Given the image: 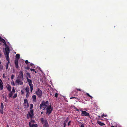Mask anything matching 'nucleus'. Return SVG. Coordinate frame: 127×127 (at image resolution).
Wrapping results in <instances>:
<instances>
[{
	"mask_svg": "<svg viewBox=\"0 0 127 127\" xmlns=\"http://www.w3.org/2000/svg\"><path fill=\"white\" fill-rule=\"evenodd\" d=\"M41 122L43 125V127H49V125L46 120H44L43 118H41L40 119Z\"/></svg>",
	"mask_w": 127,
	"mask_h": 127,
	"instance_id": "f257e3e1",
	"label": "nucleus"
},
{
	"mask_svg": "<svg viewBox=\"0 0 127 127\" xmlns=\"http://www.w3.org/2000/svg\"><path fill=\"white\" fill-rule=\"evenodd\" d=\"M21 79V78H17L15 82V84L16 85H21L23 84V83Z\"/></svg>",
	"mask_w": 127,
	"mask_h": 127,
	"instance_id": "f03ea898",
	"label": "nucleus"
},
{
	"mask_svg": "<svg viewBox=\"0 0 127 127\" xmlns=\"http://www.w3.org/2000/svg\"><path fill=\"white\" fill-rule=\"evenodd\" d=\"M5 52L4 53V55L6 56L7 58L8 59V56L9 55V54L10 52L9 48L8 46L6 47L5 48Z\"/></svg>",
	"mask_w": 127,
	"mask_h": 127,
	"instance_id": "7ed1b4c3",
	"label": "nucleus"
},
{
	"mask_svg": "<svg viewBox=\"0 0 127 127\" xmlns=\"http://www.w3.org/2000/svg\"><path fill=\"white\" fill-rule=\"evenodd\" d=\"M36 93L38 98H40L41 97L42 95V91L38 88L37 89V91L36 92Z\"/></svg>",
	"mask_w": 127,
	"mask_h": 127,
	"instance_id": "20e7f679",
	"label": "nucleus"
},
{
	"mask_svg": "<svg viewBox=\"0 0 127 127\" xmlns=\"http://www.w3.org/2000/svg\"><path fill=\"white\" fill-rule=\"evenodd\" d=\"M47 113L48 115L51 113L53 110V108L51 107V105L48 106L46 108Z\"/></svg>",
	"mask_w": 127,
	"mask_h": 127,
	"instance_id": "39448f33",
	"label": "nucleus"
},
{
	"mask_svg": "<svg viewBox=\"0 0 127 127\" xmlns=\"http://www.w3.org/2000/svg\"><path fill=\"white\" fill-rule=\"evenodd\" d=\"M33 110H30V111L28 112V114L27 115L28 116L27 117V118H29L28 116L30 117L31 119L32 118L33 116Z\"/></svg>",
	"mask_w": 127,
	"mask_h": 127,
	"instance_id": "423d86ee",
	"label": "nucleus"
},
{
	"mask_svg": "<svg viewBox=\"0 0 127 127\" xmlns=\"http://www.w3.org/2000/svg\"><path fill=\"white\" fill-rule=\"evenodd\" d=\"M80 111L82 112V113L81 114V116H85L88 117H89L90 116V115L89 113H88L86 111H83L82 110H80Z\"/></svg>",
	"mask_w": 127,
	"mask_h": 127,
	"instance_id": "0eeeda50",
	"label": "nucleus"
},
{
	"mask_svg": "<svg viewBox=\"0 0 127 127\" xmlns=\"http://www.w3.org/2000/svg\"><path fill=\"white\" fill-rule=\"evenodd\" d=\"M47 105H45L44 101H42L41 104H40V108L41 109H43V110H44L45 108V107H44L46 106Z\"/></svg>",
	"mask_w": 127,
	"mask_h": 127,
	"instance_id": "6e6552de",
	"label": "nucleus"
},
{
	"mask_svg": "<svg viewBox=\"0 0 127 127\" xmlns=\"http://www.w3.org/2000/svg\"><path fill=\"white\" fill-rule=\"evenodd\" d=\"M17 78H21L22 80H24V75L22 70H21L19 73V74Z\"/></svg>",
	"mask_w": 127,
	"mask_h": 127,
	"instance_id": "1a4fd4ad",
	"label": "nucleus"
},
{
	"mask_svg": "<svg viewBox=\"0 0 127 127\" xmlns=\"http://www.w3.org/2000/svg\"><path fill=\"white\" fill-rule=\"evenodd\" d=\"M0 41L2 42L5 45L6 47H7L8 46L7 45V44L5 40L2 38L1 36H0Z\"/></svg>",
	"mask_w": 127,
	"mask_h": 127,
	"instance_id": "9d476101",
	"label": "nucleus"
},
{
	"mask_svg": "<svg viewBox=\"0 0 127 127\" xmlns=\"http://www.w3.org/2000/svg\"><path fill=\"white\" fill-rule=\"evenodd\" d=\"M32 101L34 102H35L36 101V97L35 95H34L32 96Z\"/></svg>",
	"mask_w": 127,
	"mask_h": 127,
	"instance_id": "9b49d317",
	"label": "nucleus"
},
{
	"mask_svg": "<svg viewBox=\"0 0 127 127\" xmlns=\"http://www.w3.org/2000/svg\"><path fill=\"white\" fill-rule=\"evenodd\" d=\"M27 82L29 83V86L31 85H33L32 83V81L30 79H29V78L27 77Z\"/></svg>",
	"mask_w": 127,
	"mask_h": 127,
	"instance_id": "f8f14e48",
	"label": "nucleus"
},
{
	"mask_svg": "<svg viewBox=\"0 0 127 127\" xmlns=\"http://www.w3.org/2000/svg\"><path fill=\"white\" fill-rule=\"evenodd\" d=\"M15 64L16 67L17 68H19L18 62V60H16L15 62Z\"/></svg>",
	"mask_w": 127,
	"mask_h": 127,
	"instance_id": "ddd939ff",
	"label": "nucleus"
},
{
	"mask_svg": "<svg viewBox=\"0 0 127 127\" xmlns=\"http://www.w3.org/2000/svg\"><path fill=\"white\" fill-rule=\"evenodd\" d=\"M29 125L30 127H38V125L37 124H30V123H29Z\"/></svg>",
	"mask_w": 127,
	"mask_h": 127,
	"instance_id": "4468645a",
	"label": "nucleus"
},
{
	"mask_svg": "<svg viewBox=\"0 0 127 127\" xmlns=\"http://www.w3.org/2000/svg\"><path fill=\"white\" fill-rule=\"evenodd\" d=\"M7 88L8 91L9 92L11 91V86L9 84H7Z\"/></svg>",
	"mask_w": 127,
	"mask_h": 127,
	"instance_id": "2eb2a0df",
	"label": "nucleus"
},
{
	"mask_svg": "<svg viewBox=\"0 0 127 127\" xmlns=\"http://www.w3.org/2000/svg\"><path fill=\"white\" fill-rule=\"evenodd\" d=\"M24 106L25 108H28L29 106V104L28 102L26 103V104L24 103Z\"/></svg>",
	"mask_w": 127,
	"mask_h": 127,
	"instance_id": "dca6fc26",
	"label": "nucleus"
},
{
	"mask_svg": "<svg viewBox=\"0 0 127 127\" xmlns=\"http://www.w3.org/2000/svg\"><path fill=\"white\" fill-rule=\"evenodd\" d=\"M97 123L99 124L101 126H103L105 125V124L101 122L100 121H97Z\"/></svg>",
	"mask_w": 127,
	"mask_h": 127,
	"instance_id": "f3484780",
	"label": "nucleus"
},
{
	"mask_svg": "<svg viewBox=\"0 0 127 127\" xmlns=\"http://www.w3.org/2000/svg\"><path fill=\"white\" fill-rule=\"evenodd\" d=\"M27 93V94H29V93L30 88L28 86H27L26 88L25 89Z\"/></svg>",
	"mask_w": 127,
	"mask_h": 127,
	"instance_id": "a211bd4d",
	"label": "nucleus"
},
{
	"mask_svg": "<svg viewBox=\"0 0 127 127\" xmlns=\"http://www.w3.org/2000/svg\"><path fill=\"white\" fill-rule=\"evenodd\" d=\"M1 82H0V89L2 90L3 88V85H2V83L1 80H0Z\"/></svg>",
	"mask_w": 127,
	"mask_h": 127,
	"instance_id": "6ab92c4d",
	"label": "nucleus"
},
{
	"mask_svg": "<svg viewBox=\"0 0 127 127\" xmlns=\"http://www.w3.org/2000/svg\"><path fill=\"white\" fill-rule=\"evenodd\" d=\"M30 123V124H34L35 123V122L34 120L31 119V121L29 122Z\"/></svg>",
	"mask_w": 127,
	"mask_h": 127,
	"instance_id": "aec40b11",
	"label": "nucleus"
},
{
	"mask_svg": "<svg viewBox=\"0 0 127 127\" xmlns=\"http://www.w3.org/2000/svg\"><path fill=\"white\" fill-rule=\"evenodd\" d=\"M26 75H27V77H28H28L31 78V76L30 74V73L29 72H27L26 73Z\"/></svg>",
	"mask_w": 127,
	"mask_h": 127,
	"instance_id": "412c9836",
	"label": "nucleus"
},
{
	"mask_svg": "<svg viewBox=\"0 0 127 127\" xmlns=\"http://www.w3.org/2000/svg\"><path fill=\"white\" fill-rule=\"evenodd\" d=\"M5 57H6V60L7 61H8V62L6 64H8L9 63H10V62L9 60V56H8V59H7V57H6V56H5Z\"/></svg>",
	"mask_w": 127,
	"mask_h": 127,
	"instance_id": "4be33fe9",
	"label": "nucleus"
},
{
	"mask_svg": "<svg viewBox=\"0 0 127 127\" xmlns=\"http://www.w3.org/2000/svg\"><path fill=\"white\" fill-rule=\"evenodd\" d=\"M20 55L19 54H17L16 55V57L18 59H19L20 58Z\"/></svg>",
	"mask_w": 127,
	"mask_h": 127,
	"instance_id": "5701e85b",
	"label": "nucleus"
},
{
	"mask_svg": "<svg viewBox=\"0 0 127 127\" xmlns=\"http://www.w3.org/2000/svg\"><path fill=\"white\" fill-rule=\"evenodd\" d=\"M13 95V93L12 92H10L9 93V97H11L12 95Z\"/></svg>",
	"mask_w": 127,
	"mask_h": 127,
	"instance_id": "b1692460",
	"label": "nucleus"
},
{
	"mask_svg": "<svg viewBox=\"0 0 127 127\" xmlns=\"http://www.w3.org/2000/svg\"><path fill=\"white\" fill-rule=\"evenodd\" d=\"M4 108L3 104L2 103H1L0 109H3Z\"/></svg>",
	"mask_w": 127,
	"mask_h": 127,
	"instance_id": "393cba45",
	"label": "nucleus"
},
{
	"mask_svg": "<svg viewBox=\"0 0 127 127\" xmlns=\"http://www.w3.org/2000/svg\"><path fill=\"white\" fill-rule=\"evenodd\" d=\"M30 87L31 91L32 92L33 90V85L30 86Z\"/></svg>",
	"mask_w": 127,
	"mask_h": 127,
	"instance_id": "a878e982",
	"label": "nucleus"
},
{
	"mask_svg": "<svg viewBox=\"0 0 127 127\" xmlns=\"http://www.w3.org/2000/svg\"><path fill=\"white\" fill-rule=\"evenodd\" d=\"M73 98L76 99H77L78 100V101H79V100H80L77 97H75L74 96V97H71L70 98V99H72Z\"/></svg>",
	"mask_w": 127,
	"mask_h": 127,
	"instance_id": "bb28decb",
	"label": "nucleus"
},
{
	"mask_svg": "<svg viewBox=\"0 0 127 127\" xmlns=\"http://www.w3.org/2000/svg\"><path fill=\"white\" fill-rule=\"evenodd\" d=\"M17 94H15L13 97V98H16V97L17 96Z\"/></svg>",
	"mask_w": 127,
	"mask_h": 127,
	"instance_id": "cd10ccee",
	"label": "nucleus"
},
{
	"mask_svg": "<svg viewBox=\"0 0 127 127\" xmlns=\"http://www.w3.org/2000/svg\"><path fill=\"white\" fill-rule=\"evenodd\" d=\"M0 113L2 114H3V109H0Z\"/></svg>",
	"mask_w": 127,
	"mask_h": 127,
	"instance_id": "c85d7f7f",
	"label": "nucleus"
},
{
	"mask_svg": "<svg viewBox=\"0 0 127 127\" xmlns=\"http://www.w3.org/2000/svg\"><path fill=\"white\" fill-rule=\"evenodd\" d=\"M24 103H25L26 104V103L28 102V100H27V99H24Z\"/></svg>",
	"mask_w": 127,
	"mask_h": 127,
	"instance_id": "c756f323",
	"label": "nucleus"
},
{
	"mask_svg": "<svg viewBox=\"0 0 127 127\" xmlns=\"http://www.w3.org/2000/svg\"><path fill=\"white\" fill-rule=\"evenodd\" d=\"M86 94V95L89 97H90L91 98H93L92 96L90 95L88 93H87Z\"/></svg>",
	"mask_w": 127,
	"mask_h": 127,
	"instance_id": "7c9ffc66",
	"label": "nucleus"
},
{
	"mask_svg": "<svg viewBox=\"0 0 127 127\" xmlns=\"http://www.w3.org/2000/svg\"><path fill=\"white\" fill-rule=\"evenodd\" d=\"M33 106V104H31L30 109L31 110Z\"/></svg>",
	"mask_w": 127,
	"mask_h": 127,
	"instance_id": "2f4dec72",
	"label": "nucleus"
},
{
	"mask_svg": "<svg viewBox=\"0 0 127 127\" xmlns=\"http://www.w3.org/2000/svg\"><path fill=\"white\" fill-rule=\"evenodd\" d=\"M12 82H11V84L13 86H14L15 85V83L13 81V80L12 81Z\"/></svg>",
	"mask_w": 127,
	"mask_h": 127,
	"instance_id": "473e14b6",
	"label": "nucleus"
},
{
	"mask_svg": "<svg viewBox=\"0 0 127 127\" xmlns=\"http://www.w3.org/2000/svg\"><path fill=\"white\" fill-rule=\"evenodd\" d=\"M58 94L57 93H56L55 95V97L56 98H57L58 97Z\"/></svg>",
	"mask_w": 127,
	"mask_h": 127,
	"instance_id": "72a5a7b5",
	"label": "nucleus"
},
{
	"mask_svg": "<svg viewBox=\"0 0 127 127\" xmlns=\"http://www.w3.org/2000/svg\"><path fill=\"white\" fill-rule=\"evenodd\" d=\"M68 121V118L67 117L66 118V119L65 120V121H64V122H65L66 123H67Z\"/></svg>",
	"mask_w": 127,
	"mask_h": 127,
	"instance_id": "f704fd0d",
	"label": "nucleus"
},
{
	"mask_svg": "<svg viewBox=\"0 0 127 127\" xmlns=\"http://www.w3.org/2000/svg\"><path fill=\"white\" fill-rule=\"evenodd\" d=\"M12 93H14L15 92V89H14V87H13V89H12Z\"/></svg>",
	"mask_w": 127,
	"mask_h": 127,
	"instance_id": "c9c22d12",
	"label": "nucleus"
},
{
	"mask_svg": "<svg viewBox=\"0 0 127 127\" xmlns=\"http://www.w3.org/2000/svg\"><path fill=\"white\" fill-rule=\"evenodd\" d=\"M8 66V64H6V65H5V67H6V69H7Z\"/></svg>",
	"mask_w": 127,
	"mask_h": 127,
	"instance_id": "e433bc0d",
	"label": "nucleus"
},
{
	"mask_svg": "<svg viewBox=\"0 0 127 127\" xmlns=\"http://www.w3.org/2000/svg\"><path fill=\"white\" fill-rule=\"evenodd\" d=\"M44 102H45V104H48V100H47L46 102L44 101Z\"/></svg>",
	"mask_w": 127,
	"mask_h": 127,
	"instance_id": "4c0bfd02",
	"label": "nucleus"
},
{
	"mask_svg": "<svg viewBox=\"0 0 127 127\" xmlns=\"http://www.w3.org/2000/svg\"><path fill=\"white\" fill-rule=\"evenodd\" d=\"M25 62L26 64H28V63H30V62H29L27 60L25 61Z\"/></svg>",
	"mask_w": 127,
	"mask_h": 127,
	"instance_id": "58836bf2",
	"label": "nucleus"
},
{
	"mask_svg": "<svg viewBox=\"0 0 127 127\" xmlns=\"http://www.w3.org/2000/svg\"><path fill=\"white\" fill-rule=\"evenodd\" d=\"M25 69L27 70H29L30 69V68L29 66H28L25 68Z\"/></svg>",
	"mask_w": 127,
	"mask_h": 127,
	"instance_id": "ea45409f",
	"label": "nucleus"
},
{
	"mask_svg": "<svg viewBox=\"0 0 127 127\" xmlns=\"http://www.w3.org/2000/svg\"><path fill=\"white\" fill-rule=\"evenodd\" d=\"M11 79H13L14 78V75L13 74H12L11 75Z\"/></svg>",
	"mask_w": 127,
	"mask_h": 127,
	"instance_id": "a19ab883",
	"label": "nucleus"
},
{
	"mask_svg": "<svg viewBox=\"0 0 127 127\" xmlns=\"http://www.w3.org/2000/svg\"><path fill=\"white\" fill-rule=\"evenodd\" d=\"M35 69H34L31 68L30 69V70L31 71H35Z\"/></svg>",
	"mask_w": 127,
	"mask_h": 127,
	"instance_id": "79ce46f5",
	"label": "nucleus"
},
{
	"mask_svg": "<svg viewBox=\"0 0 127 127\" xmlns=\"http://www.w3.org/2000/svg\"><path fill=\"white\" fill-rule=\"evenodd\" d=\"M5 102H7V99L6 97H5Z\"/></svg>",
	"mask_w": 127,
	"mask_h": 127,
	"instance_id": "37998d69",
	"label": "nucleus"
},
{
	"mask_svg": "<svg viewBox=\"0 0 127 127\" xmlns=\"http://www.w3.org/2000/svg\"><path fill=\"white\" fill-rule=\"evenodd\" d=\"M71 121H70L68 123V125L69 126L70 125V124L71 123Z\"/></svg>",
	"mask_w": 127,
	"mask_h": 127,
	"instance_id": "c03bdc74",
	"label": "nucleus"
},
{
	"mask_svg": "<svg viewBox=\"0 0 127 127\" xmlns=\"http://www.w3.org/2000/svg\"><path fill=\"white\" fill-rule=\"evenodd\" d=\"M66 123L64 122V126H66Z\"/></svg>",
	"mask_w": 127,
	"mask_h": 127,
	"instance_id": "a18cd8bd",
	"label": "nucleus"
},
{
	"mask_svg": "<svg viewBox=\"0 0 127 127\" xmlns=\"http://www.w3.org/2000/svg\"><path fill=\"white\" fill-rule=\"evenodd\" d=\"M33 65V64L32 63H30V65L31 66H32Z\"/></svg>",
	"mask_w": 127,
	"mask_h": 127,
	"instance_id": "49530a36",
	"label": "nucleus"
},
{
	"mask_svg": "<svg viewBox=\"0 0 127 127\" xmlns=\"http://www.w3.org/2000/svg\"><path fill=\"white\" fill-rule=\"evenodd\" d=\"M84 125L82 124L81 125L80 127H84Z\"/></svg>",
	"mask_w": 127,
	"mask_h": 127,
	"instance_id": "de8ad7c7",
	"label": "nucleus"
},
{
	"mask_svg": "<svg viewBox=\"0 0 127 127\" xmlns=\"http://www.w3.org/2000/svg\"><path fill=\"white\" fill-rule=\"evenodd\" d=\"M21 92L22 93V94H24V92L22 90L21 91Z\"/></svg>",
	"mask_w": 127,
	"mask_h": 127,
	"instance_id": "09e8293b",
	"label": "nucleus"
},
{
	"mask_svg": "<svg viewBox=\"0 0 127 127\" xmlns=\"http://www.w3.org/2000/svg\"><path fill=\"white\" fill-rule=\"evenodd\" d=\"M77 90L79 91H81V90L80 89H77Z\"/></svg>",
	"mask_w": 127,
	"mask_h": 127,
	"instance_id": "8fccbe9b",
	"label": "nucleus"
},
{
	"mask_svg": "<svg viewBox=\"0 0 127 127\" xmlns=\"http://www.w3.org/2000/svg\"><path fill=\"white\" fill-rule=\"evenodd\" d=\"M26 96L27 97V96H29L28 94H27V93Z\"/></svg>",
	"mask_w": 127,
	"mask_h": 127,
	"instance_id": "3c124183",
	"label": "nucleus"
},
{
	"mask_svg": "<svg viewBox=\"0 0 127 127\" xmlns=\"http://www.w3.org/2000/svg\"><path fill=\"white\" fill-rule=\"evenodd\" d=\"M74 108L75 109H77L76 107H75L74 106Z\"/></svg>",
	"mask_w": 127,
	"mask_h": 127,
	"instance_id": "603ef678",
	"label": "nucleus"
},
{
	"mask_svg": "<svg viewBox=\"0 0 127 127\" xmlns=\"http://www.w3.org/2000/svg\"><path fill=\"white\" fill-rule=\"evenodd\" d=\"M76 109V110L77 111H79V110L78 109H77V108Z\"/></svg>",
	"mask_w": 127,
	"mask_h": 127,
	"instance_id": "864d4df0",
	"label": "nucleus"
},
{
	"mask_svg": "<svg viewBox=\"0 0 127 127\" xmlns=\"http://www.w3.org/2000/svg\"><path fill=\"white\" fill-rule=\"evenodd\" d=\"M43 112H42L41 113V114H43Z\"/></svg>",
	"mask_w": 127,
	"mask_h": 127,
	"instance_id": "5fc2aeb1",
	"label": "nucleus"
},
{
	"mask_svg": "<svg viewBox=\"0 0 127 127\" xmlns=\"http://www.w3.org/2000/svg\"><path fill=\"white\" fill-rule=\"evenodd\" d=\"M34 71L35 73H36L37 72L36 71H35H35Z\"/></svg>",
	"mask_w": 127,
	"mask_h": 127,
	"instance_id": "6e6d98bb",
	"label": "nucleus"
},
{
	"mask_svg": "<svg viewBox=\"0 0 127 127\" xmlns=\"http://www.w3.org/2000/svg\"><path fill=\"white\" fill-rule=\"evenodd\" d=\"M79 124H82V123L81 122H80L79 123Z\"/></svg>",
	"mask_w": 127,
	"mask_h": 127,
	"instance_id": "4d7b16f0",
	"label": "nucleus"
},
{
	"mask_svg": "<svg viewBox=\"0 0 127 127\" xmlns=\"http://www.w3.org/2000/svg\"><path fill=\"white\" fill-rule=\"evenodd\" d=\"M4 74H3V77H4Z\"/></svg>",
	"mask_w": 127,
	"mask_h": 127,
	"instance_id": "13d9d810",
	"label": "nucleus"
},
{
	"mask_svg": "<svg viewBox=\"0 0 127 127\" xmlns=\"http://www.w3.org/2000/svg\"><path fill=\"white\" fill-rule=\"evenodd\" d=\"M1 64V62L0 61V64Z\"/></svg>",
	"mask_w": 127,
	"mask_h": 127,
	"instance_id": "bf43d9fd",
	"label": "nucleus"
},
{
	"mask_svg": "<svg viewBox=\"0 0 127 127\" xmlns=\"http://www.w3.org/2000/svg\"><path fill=\"white\" fill-rule=\"evenodd\" d=\"M103 116H104V115H102V117H103Z\"/></svg>",
	"mask_w": 127,
	"mask_h": 127,
	"instance_id": "052dcab7",
	"label": "nucleus"
},
{
	"mask_svg": "<svg viewBox=\"0 0 127 127\" xmlns=\"http://www.w3.org/2000/svg\"><path fill=\"white\" fill-rule=\"evenodd\" d=\"M104 116L105 117H106V115H105Z\"/></svg>",
	"mask_w": 127,
	"mask_h": 127,
	"instance_id": "680f3d73",
	"label": "nucleus"
},
{
	"mask_svg": "<svg viewBox=\"0 0 127 127\" xmlns=\"http://www.w3.org/2000/svg\"><path fill=\"white\" fill-rule=\"evenodd\" d=\"M66 126H64V127H65Z\"/></svg>",
	"mask_w": 127,
	"mask_h": 127,
	"instance_id": "e2e57ef3",
	"label": "nucleus"
},
{
	"mask_svg": "<svg viewBox=\"0 0 127 127\" xmlns=\"http://www.w3.org/2000/svg\"><path fill=\"white\" fill-rule=\"evenodd\" d=\"M7 127H8V126H7Z\"/></svg>",
	"mask_w": 127,
	"mask_h": 127,
	"instance_id": "0e129e2a",
	"label": "nucleus"
}]
</instances>
